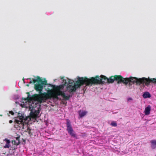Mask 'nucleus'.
Returning a JSON list of instances; mask_svg holds the SVG:
<instances>
[{
	"instance_id": "1",
	"label": "nucleus",
	"mask_w": 156,
	"mask_h": 156,
	"mask_svg": "<svg viewBox=\"0 0 156 156\" xmlns=\"http://www.w3.org/2000/svg\"><path fill=\"white\" fill-rule=\"evenodd\" d=\"M68 78L64 79L61 78L62 85L55 87L54 86L49 84L48 87L51 88L47 90L46 94L36 95L33 98L30 100L25 99L22 100L20 105L23 107L29 108L31 111L30 116H25L23 114L18 113V115L14 121V127L18 130H22L25 131L29 132L30 129L27 124L30 121L36 120L40 116V111L41 109V104L46 102L47 99L53 98L58 99H67L70 93L73 91H70L71 88L70 84L67 81L65 83L63 80H67Z\"/></svg>"
},
{
	"instance_id": "2",
	"label": "nucleus",
	"mask_w": 156,
	"mask_h": 156,
	"mask_svg": "<svg viewBox=\"0 0 156 156\" xmlns=\"http://www.w3.org/2000/svg\"><path fill=\"white\" fill-rule=\"evenodd\" d=\"M118 81V83L122 82L126 84L129 83L130 85L133 84L148 85L150 82L156 83V79L153 78L148 79L145 78L137 79L131 77L129 78H124L120 76H111L110 79L106 78L105 76L101 75L100 76H97L95 78L92 77L91 79L79 77L75 83L72 80V91L75 90L77 88L83 86V90H85L87 86L96 83H106L108 82L112 83L114 80Z\"/></svg>"
},
{
	"instance_id": "3",
	"label": "nucleus",
	"mask_w": 156,
	"mask_h": 156,
	"mask_svg": "<svg viewBox=\"0 0 156 156\" xmlns=\"http://www.w3.org/2000/svg\"><path fill=\"white\" fill-rule=\"evenodd\" d=\"M37 82L39 83H41V84H36L35 86V89L41 92L42 90L44 85L45 84V83L46 82V81H43L42 80L41 78L37 77L35 79H33L32 80H30V83H35Z\"/></svg>"
},
{
	"instance_id": "4",
	"label": "nucleus",
	"mask_w": 156,
	"mask_h": 156,
	"mask_svg": "<svg viewBox=\"0 0 156 156\" xmlns=\"http://www.w3.org/2000/svg\"><path fill=\"white\" fill-rule=\"evenodd\" d=\"M66 126L67 127V130L68 133L73 137L77 139V136L75 132L73 131L70 122L68 119L67 120Z\"/></svg>"
},
{
	"instance_id": "5",
	"label": "nucleus",
	"mask_w": 156,
	"mask_h": 156,
	"mask_svg": "<svg viewBox=\"0 0 156 156\" xmlns=\"http://www.w3.org/2000/svg\"><path fill=\"white\" fill-rule=\"evenodd\" d=\"M10 141L7 139L4 140L1 143V145L4 148H9L10 147Z\"/></svg>"
},
{
	"instance_id": "6",
	"label": "nucleus",
	"mask_w": 156,
	"mask_h": 156,
	"mask_svg": "<svg viewBox=\"0 0 156 156\" xmlns=\"http://www.w3.org/2000/svg\"><path fill=\"white\" fill-rule=\"evenodd\" d=\"M151 111V107L148 105L145 108L144 112L145 115H148L150 114Z\"/></svg>"
},
{
	"instance_id": "7",
	"label": "nucleus",
	"mask_w": 156,
	"mask_h": 156,
	"mask_svg": "<svg viewBox=\"0 0 156 156\" xmlns=\"http://www.w3.org/2000/svg\"><path fill=\"white\" fill-rule=\"evenodd\" d=\"M87 112L83 111H80L79 112V115L80 117H82L86 115Z\"/></svg>"
},
{
	"instance_id": "8",
	"label": "nucleus",
	"mask_w": 156,
	"mask_h": 156,
	"mask_svg": "<svg viewBox=\"0 0 156 156\" xmlns=\"http://www.w3.org/2000/svg\"><path fill=\"white\" fill-rule=\"evenodd\" d=\"M151 147L153 149L156 148V140H153L151 141Z\"/></svg>"
},
{
	"instance_id": "9",
	"label": "nucleus",
	"mask_w": 156,
	"mask_h": 156,
	"mask_svg": "<svg viewBox=\"0 0 156 156\" xmlns=\"http://www.w3.org/2000/svg\"><path fill=\"white\" fill-rule=\"evenodd\" d=\"M143 97L144 98H150L151 97L150 94V93L147 92H145L143 94Z\"/></svg>"
},
{
	"instance_id": "10",
	"label": "nucleus",
	"mask_w": 156,
	"mask_h": 156,
	"mask_svg": "<svg viewBox=\"0 0 156 156\" xmlns=\"http://www.w3.org/2000/svg\"><path fill=\"white\" fill-rule=\"evenodd\" d=\"M111 125L113 126L116 127L117 126V124L115 122L112 121L111 122Z\"/></svg>"
},
{
	"instance_id": "11",
	"label": "nucleus",
	"mask_w": 156,
	"mask_h": 156,
	"mask_svg": "<svg viewBox=\"0 0 156 156\" xmlns=\"http://www.w3.org/2000/svg\"><path fill=\"white\" fill-rule=\"evenodd\" d=\"M132 99L131 98H129L127 99V101L129 102L132 101Z\"/></svg>"
},
{
	"instance_id": "12",
	"label": "nucleus",
	"mask_w": 156,
	"mask_h": 156,
	"mask_svg": "<svg viewBox=\"0 0 156 156\" xmlns=\"http://www.w3.org/2000/svg\"><path fill=\"white\" fill-rule=\"evenodd\" d=\"M9 113L10 114H11L12 115H13L14 114V113L12 111H9Z\"/></svg>"
},
{
	"instance_id": "13",
	"label": "nucleus",
	"mask_w": 156,
	"mask_h": 156,
	"mask_svg": "<svg viewBox=\"0 0 156 156\" xmlns=\"http://www.w3.org/2000/svg\"><path fill=\"white\" fill-rule=\"evenodd\" d=\"M12 122V120H10L9 121V122L10 123H11Z\"/></svg>"
},
{
	"instance_id": "14",
	"label": "nucleus",
	"mask_w": 156,
	"mask_h": 156,
	"mask_svg": "<svg viewBox=\"0 0 156 156\" xmlns=\"http://www.w3.org/2000/svg\"><path fill=\"white\" fill-rule=\"evenodd\" d=\"M14 144H15V141H14Z\"/></svg>"
},
{
	"instance_id": "15",
	"label": "nucleus",
	"mask_w": 156,
	"mask_h": 156,
	"mask_svg": "<svg viewBox=\"0 0 156 156\" xmlns=\"http://www.w3.org/2000/svg\"><path fill=\"white\" fill-rule=\"evenodd\" d=\"M12 143L13 144V141H12Z\"/></svg>"
}]
</instances>
